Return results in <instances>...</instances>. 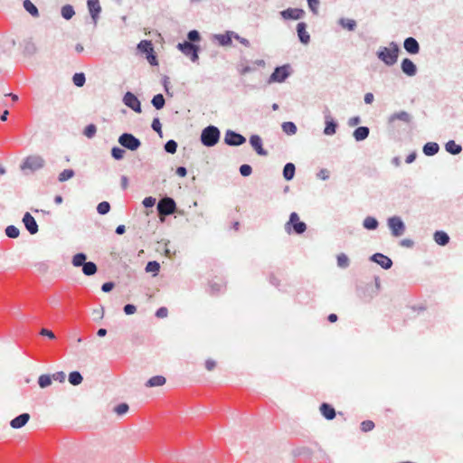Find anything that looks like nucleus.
<instances>
[{
  "mask_svg": "<svg viewBox=\"0 0 463 463\" xmlns=\"http://www.w3.org/2000/svg\"><path fill=\"white\" fill-rule=\"evenodd\" d=\"M23 222L31 234H35L38 232L36 221L30 213H26L24 215Z\"/></svg>",
  "mask_w": 463,
  "mask_h": 463,
  "instance_id": "nucleus-12",
  "label": "nucleus"
},
{
  "mask_svg": "<svg viewBox=\"0 0 463 463\" xmlns=\"http://www.w3.org/2000/svg\"><path fill=\"white\" fill-rule=\"evenodd\" d=\"M220 138V131L216 127L209 126L202 131L201 141L206 146H214Z\"/></svg>",
  "mask_w": 463,
  "mask_h": 463,
  "instance_id": "nucleus-3",
  "label": "nucleus"
},
{
  "mask_svg": "<svg viewBox=\"0 0 463 463\" xmlns=\"http://www.w3.org/2000/svg\"><path fill=\"white\" fill-rule=\"evenodd\" d=\"M97 132V128L94 124H90L88 125L85 129H84V135L88 137V138H91L95 136Z\"/></svg>",
  "mask_w": 463,
  "mask_h": 463,
  "instance_id": "nucleus-48",
  "label": "nucleus"
},
{
  "mask_svg": "<svg viewBox=\"0 0 463 463\" xmlns=\"http://www.w3.org/2000/svg\"><path fill=\"white\" fill-rule=\"evenodd\" d=\"M118 142L121 146L132 151L137 150L141 145L137 137L128 133L122 134L118 138Z\"/></svg>",
  "mask_w": 463,
  "mask_h": 463,
  "instance_id": "nucleus-7",
  "label": "nucleus"
},
{
  "mask_svg": "<svg viewBox=\"0 0 463 463\" xmlns=\"http://www.w3.org/2000/svg\"><path fill=\"white\" fill-rule=\"evenodd\" d=\"M160 269V265L157 261H149L146 266V271L156 275Z\"/></svg>",
  "mask_w": 463,
  "mask_h": 463,
  "instance_id": "nucleus-41",
  "label": "nucleus"
},
{
  "mask_svg": "<svg viewBox=\"0 0 463 463\" xmlns=\"http://www.w3.org/2000/svg\"><path fill=\"white\" fill-rule=\"evenodd\" d=\"M176 148H177V144L174 140H169L165 145V151L168 152V153H171V154L175 153Z\"/></svg>",
  "mask_w": 463,
  "mask_h": 463,
  "instance_id": "nucleus-52",
  "label": "nucleus"
},
{
  "mask_svg": "<svg viewBox=\"0 0 463 463\" xmlns=\"http://www.w3.org/2000/svg\"><path fill=\"white\" fill-rule=\"evenodd\" d=\"M30 418L31 416L29 413H22L10 421V426L13 429H20L29 421Z\"/></svg>",
  "mask_w": 463,
  "mask_h": 463,
  "instance_id": "nucleus-14",
  "label": "nucleus"
},
{
  "mask_svg": "<svg viewBox=\"0 0 463 463\" xmlns=\"http://www.w3.org/2000/svg\"><path fill=\"white\" fill-rule=\"evenodd\" d=\"M282 129L288 135H294L297 132V127L293 122H284Z\"/></svg>",
  "mask_w": 463,
  "mask_h": 463,
  "instance_id": "nucleus-39",
  "label": "nucleus"
},
{
  "mask_svg": "<svg viewBox=\"0 0 463 463\" xmlns=\"http://www.w3.org/2000/svg\"><path fill=\"white\" fill-rule=\"evenodd\" d=\"M167 314H168V310L166 307H160L156 311V317H160V318L165 317L167 316Z\"/></svg>",
  "mask_w": 463,
  "mask_h": 463,
  "instance_id": "nucleus-62",
  "label": "nucleus"
},
{
  "mask_svg": "<svg viewBox=\"0 0 463 463\" xmlns=\"http://www.w3.org/2000/svg\"><path fill=\"white\" fill-rule=\"evenodd\" d=\"M295 165L292 163H288L283 169V176L286 180L289 181L294 177Z\"/></svg>",
  "mask_w": 463,
  "mask_h": 463,
  "instance_id": "nucleus-30",
  "label": "nucleus"
},
{
  "mask_svg": "<svg viewBox=\"0 0 463 463\" xmlns=\"http://www.w3.org/2000/svg\"><path fill=\"white\" fill-rule=\"evenodd\" d=\"M308 6L314 14H317L318 0H307Z\"/></svg>",
  "mask_w": 463,
  "mask_h": 463,
  "instance_id": "nucleus-56",
  "label": "nucleus"
},
{
  "mask_svg": "<svg viewBox=\"0 0 463 463\" xmlns=\"http://www.w3.org/2000/svg\"><path fill=\"white\" fill-rule=\"evenodd\" d=\"M188 39L191 42H196L200 40V34L197 31L193 30L188 33Z\"/></svg>",
  "mask_w": 463,
  "mask_h": 463,
  "instance_id": "nucleus-55",
  "label": "nucleus"
},
{
  "mask_svg": "<svg viewBox=\"0 0 463 463\" xmlns=\"http://www.w3.org/2000/svg\"><path fill=\"white\" fill-rule=\"evenodd\" d=\"M128 410H129V407L127 403H120L114 408V411L118 416H122V415L126 414L128 411Z\"/></svg>",
  "mask_w": 463,
  "mask_h": 463,
  "instance_id": "nucleus-47",
  "label": "nucleus"
},
{
  "mask_svg": "<svg viewBox=\"0 0 463 463\" xmlns=\"http://www.w3.org/2000/svg\"><path fill=\"white\" fill-rule=\"evenodd\" d=\"M337 265L340 268H346L349 265V259H348V257L345 254H344V253H340L337 256Z\"/></svg>",
  "mask_w": 463,
  "mask_h": 463,
  "instance_id": "nucleus-46",
  "label": "nucleus"
},
{
  "mask_svg": "<svg viewBox=\"0 0 463 463\" xmlns=\"http://www.w3.org/2000/svg\"><path fill=\"white\" fill-rule=\"evenodd\" d=\"M114 288V284L112 282H106L102 285L101 289L104 292H109Z\"/></svg>",
  "mask_w": 463,
  "mask_h": 463,
  "instance_id": "nucleus-64",
  "label": "nucleus"
},
{
  "mask_svg": "<svg viewBox=\"0 0 463 463\" xmlns=\"http://www.w3.org/2000/svg\"><path fill=\"white\" fill-rule=\"evenodd\" d=\"M85 75L82 72L75 73L72 77V81L77 87H82L85 83Z\"/></svg>",
  "mask_w": 463,
  "mask_h": 463,
  "instance_id": "nucleus-42",
  "label": "nucleus"
},
{
  "mask_svg": "<svg viewBox=\"0 0 463 463\" xmlns=\"http://www.w3.org/2000/svg\"><path fill=\"white\" fill-rule=\"evenodd\" d=\"M402 70L408 76L416 74V66L410 59L406 58L402 61Z\"/></svg>",
  "mask_w": 463,
  "mask_h": 463,
  "instance_id": "nucleus-20",
  "label": "nucleus"
},
{
  "mask_svg": "<svg viewBox=\"0 0 463 463\" xmlns=\"http://www.w3.org/2000/svg\"><path fill=\"white\" fill-rule=\"evenodd\" d=\"M399 52V46L395 43H391L389 47L381 48L377 55L386 65L391 66L397 61Z\"/></svg>",
  "mask_w": 463,
  "mask_h": 463,
  "instance_id": "nucleus-1",
  "label": "nucleus"
},
{
  "mask_svg": "<svg viewBox=\"0 0 463 463\" xmlns=\"http://www.w3.org/2000/svg\"><path fill=\"white\" fill-rule=\"evenodd\" d=\"M340 24L349 31H354L356 26L355 21L352 19H341Z\"/></svg>",
  "mask_w": 463,
  "mask_h": 463,
  "instance_id": "nucleus-45",
  "label": "nucleus"
},
{
  "mask_svg": "<svg viewBox=\"0 0 463 463\" xmlns=\"http://www.w3.org/2000/svg\"><path fill=\"white\" fill-rule=\"evenodd\" d=\"M40 334H41L42 335H44V336L49 337L50 339H54V338H55L54 334H53L51 330L46 329V328H43V329L41 330Z\"/></svg>",
  "mask_w": 463,
  "mask_h": 463,
  "instance_id": "nucleus-61",
  "label": "nucleus"
},
{
  "mask_svg": "<svg viewBox=\"0 0 463 463\" xmlns=\"http://www.w3.org/2000/svg\"><path fill=\"white\" fill-rule=\"evenodd\" d=\"M434 241L439 245L445 246L446 244L449 243V237L446 232L442 231H438L434 233Z\"/></svg>",
  "mask_w": 463,
  "mask_h": 463,
  "instance_id": "nucleus-25",
  "label": "nucleus"
},
{
  "mask_svg": "<svg viewBox=\"0 0 463 463\" xmlns=\"http://www.w3.org/2000/svg\"><path fill=\"white\" fill-rule=\"evenodd\" d=\"M52 383V378L50 374H42L38 378V384L42 389L49 387Z\"/></svg>",
  "mask_w": 463,
  "mask_h": 463,
  "instance_id": "nucleus-31",
  "label": "nucleus"
},
{
  "mask_svg": "<svg viewBox=\"0 0 463 463\" xmlns=\"http://www.w3.org/2000/svg\"><path fill=\"white\" fill-rule=\"evenodd\" d=\"M177 48L186 56L190 57L193 61L198 60V47L190 42L178 43Z\"/></svg>",
  "mask_w": 463,
  "mask_h": 463,
  "instance_id": "nucleus-8",
  "label": "nucleus"
},
{
  "mask_svg": "<svg viewBox=\"0 0 463 463\" xmlns=\"http://www.w3.org/2000/svg\"><path fill=\"white\" fill-rule=\"evenodd\" d=\"M82 271L86 276L94 275L97 272V266L94 262H85L82 266Z\"/></svg>",
  "mask_w": 463,
  "mask_h": 463,
  "instance_id": "nucleus-32",
  "label": "nucleus"
},
{
  "mask_svg": "<svg viewBox=\"0 0 463 463\" xmlns=\"http://www.w3.org/2000/svg\"><path fill=\"white\" fill-rule=\"evenodd\" d=\"M290 74V66L283 65L277 67L269 78V83L283 82Z\"/></svg>",
  "mask_w": 463,
  "mask_h": 463,
  "instance_id": "nucleus-5",
  "label": "nucleus"
},
{
  "mask_svg": "<svg viewBox=\"0 0 463 463\" xmlns=\"http://www.w3.org/2000/svg\"><path fill=\"white\" fill-rule=\"evenodd\" d=\"M403 46L404 49L411 54H417L420 52V45L418 42L412 37L406 38Z\"/></svg>",
  "mask_w": 463,
  "mask_h": 463,
  "instance_id": "nucleus-16",
  "label": "nucleus"
},
{
  "mask_svg": "<svg viewBox=\"0 0 463 463\" xmlns=\"http://www.w3.org/2000/svg\"><path fill=\"white\" fill-rule=\"evenodd\" d=\"M146 59L151 65H157V60L154 52L147 53Z\"/></svg>",
  "mask_w": 463,
  "mask_h": 463,
  "instance_id": "nucleus-60",
  "label": "nucleus"
},
{
  "mask_svg": "<svg viewBox=\"0 0 463 463\" xmlns=\"http://www.w3.org/2000/svg\"><path fill=\"white\" fill-rule=\"evenodd\" d=\"M224 140L230 146H240L246 141L243 136L231 130L226 132Z\"/></svg>",
  "mask_w": 463,
  "mask_h": 463,
  "instance_id": "nucleus-11",
  "label": "nucleus"
},
{
  "mask_svg": "<svg viewBox=\"0 0 463 463\" xmlns=\"http://www.w3.org/2000/svg\"><path fill=\"white\" fill-rule=\"evenodd\" d=\"M234 35V33L232 32H226L223 34H217L215 35V38L217 39L218 43L222 46H228L232 44V39Z\"/></svg>",
  "mask_w": 463,
  "mask_h": 463,
  "instance_id": "nucleus-22",
  "label": "nucleus"
},
{
  "mask_svg": "<svg viewBox=\"0 0 463 463\" xmlns=\"http://www.w3.org/2000/svg\"><path fill=\"white\" fill-rule=\"evenodd\" d=\"M353 135L356 141H362L368 137L369 128L367 127H359L354 131Z\"/></svg>",
  "mask_w": 463,
  "mask_h": 463,
  "instance_id": "nucleus-26",
  "label": "nucleus"
},
{
  "mask_svg": "<svg viewBox=\"0 0 463 463\" xmlns=\"http://www.w3.org/2000/svg\"><path fill=\"white\" fill-rule=\"evenodd\" d=\"M217 365V363L213 359H207L205 361V368L207 371H213Z\"/></svg>",
  "mask_w": 463,
  "mask_h": 463,
  "instance_id": "nucleus-57",
  "label": "nucleus"
},
{
  "mask_svg": "<svg viewBox=\"0 0 463 463\" xmlns=\"http://www.w3.org/2000/svg\"><path fill=\"white\" fill-rule=\"evenodd\" d=\"M45 165L44 159L38 155H31L24 158L21 165V170L35 172L42 169Z\"/></svg>",
  "mask_w": 463,
  "mask_h": 463,
  "instance_id": "nucleus-2",
  "label": "nucleus"
},
{
  "mask_svg": "<svg viewBox=\"0 0 463 463\" xmlns=\"http://www.w3.org/2000/svg\"><path fill=\"white\" fill-rule=\"evenodd\" d=\"M110 205L108 202H101L98 204L97 211L99 214H106L109 212Z\"/></svg>",
  "mask_w": 463,
  "mask_h": 463,
  "instance_id": "nucleus-49",
  "label": "nucleus"
},
{
  "mask_svg": "<svg viewBox=\"0 0 463 463\" xmlns=\"http://www.w3.org/2000/svg\"><path fill=\"white\" fill-rule=\"evenodd\" d=\"M124 103L136 112H141V105L138 99L131 92H127L124 96Z\"/></svg>",
  "mask_w": 463,
  "mask_h": 463,
  "instance_id": "nucleus-10",
  "label": "nucleus"
},
{
  "mask_svg": "<svg viewBox=\"0 0 463 463\" xmlns=\"http://www.w3.org/2000/svg\"><path fill=\"white\" fill-rule=\"evenodd\" d=\"M388 226L392 231V234L394 237H399L403 234L405 226L400 217H391L388 220Z\"/></svg>",
  "mask_w": 463,
  "mask_h": 463,
  "instance_id": "nucleus-9",
  "label": "nucleus"
},
{
  "mask_svg": "<svg viewBox=\"0 0 463 463\" xmlns=\"http://www.w3.org/2000/svg\"><path fill=\"white\" fill-rule=\"evenodd\" d=\"M137 49L143 53L154 52L153 44L150 41L143 40L137 44Z\"/></svg>",
  "mask_w": 463,
  "mask_h": 463,
  "instance_id": "nucleus-28",
  "label": "nucleus"
},
{
  "mask_svg": "<svg viewBox=\"0 0 463 463\" xmlns=\"http://www.w3.org/2000/svg\"><path fill=\"white\" fill-rule=\"evenodd\" d=\"M156 200L152 197H146L144 199L143 201V204L146 206V207H151L154 205Z\"/></svg>",
  "mask_w": 463,
  "mask_h": 463,
  "instance_id": "nucleus-63",
  "label": "nucleus"
},
{
  "mask_svg": "<svg viewBox=\"0 0 463 463\" xmlns=\"http://www.w3.org/2000/svg\"><path fill=\"white\" fill-rule=\"evenodd\" d=\"M5 234L9 238L15 239L19 236L20 231L19 229L14 225H9L5 229Z\"/></svg>",
  "mask_w": 463,
  "mask_h": 463,
  "instance_id": "nucleus-40",
  "label": "nucleus"
},
{
  "mask_svg": "<svg viewBox=\"0 0 463 463\" xmlns=\"http://www.w3.org/2000/svg\"><path fill=\"white\" fill-rule=\"evenodd\" d=\"M336 131V124L332 120H326V128L324 129V133L326 135L331 136L334 135Z\"/></svg>",
  "mask_w": 463,
  "mask_h": 463,
  "instance_id": "nucleus-37",
  "label": "nucleus"
},
{
  "mask_svg": "<svg viewBox=\"0 0 463 463\" xmlns=\"http://www.w3.org/2000/svg\"><path fill=\"white\" fill-rule=\"evenodd\" d=\"M88 8L93 21L96 22L101 11L99 0H88Z\"/></svg>",
  "mask_w": 463,
  "mask_h": 463,
  "instance_id": "nucleus-17",
  "label": "nucleus"
},
{
  "mask_svg": "<svg viewBox=\"0 0 463 463\" xmlns=\"http://www.w3.org/2000/svg\"><path fill=\"white\" fill-rule=\"evenodd\" d=\"M82 380H83V378H82L81 374L77 371L71 372L69 374V382L72 385L80 384Z\"/></svg>",
  "mask_w": 463,
  "mask_h": 463,
  "instance_id": "nucleus-34",
  "label": "nucleus"
},
{
  "mask_svg": "<svg viewBox=\"0 0 463 463\" xmlns=\"http://www.w3.org/2000/svg\"><path fill=\"white\" fill-rule=\"evenodd\" d=\"M250 143L252 147L255 149L258 155L266 156L267 151L262 147L261 138L258 135H253L250 138Z\"/></svg>",
  "mask_w": 463,
  "mask_h": 463,
  "instance_id": "nucleus-18",
  "label": "nucleus"
},
{
  "mask_svg": "<svg viewBox=\"0 0 463 463\" xmlns=\"http://www.w3.org/2000/svg\"><path fill=\"white\" fill-rule=\"evenodd\" d=\"M439 147V145L435 142H429L423 146V153L426 156H434L438 153Z\"/></svg>",
  "mask_w": 463,
  "mask_h": 463,
  "instance_id": "nucleus-27",
  "label": "nucleus"
},
{
  "mask_svg": "<svg viewBox=\"0 0 463 463\" xmlns=\"http://www.w3.org/2000/svg\"><path fill=\"white\" fill-rule=\"evenodd\" d=\"M378 226V222L375 218L368 216L364 220V227L368 230H374Z\"/></svg>",
  "mask_w": 463,
  "mask_h": 463,
  "instance_id": "nucleus-36",
  "label": "nucleus"
},
{
  "mask_svg": "<svg viewBox=\"0 0 463 463\" xmlns=\"http://www.w3.org/2000/svg\"><path fill=\"white\" fill-rule=\"evenodd\" d=\"M252 172L251 166L249 165H242L240 167V173L243 176H249Z\"/></svg>",
  "mask_w": 463,
  "mask_h": 463,
  "instance_id": "nucleus-54",
  "label": "nucleus"
},
{
  "mask_svg": "<svg viewBox=\"0 0 463 463\" xmlns=\"http://www.w3.org/2000/svg\"><path fill=\"white\" fill-rule=\"evenodd\" d=\"M74 175V171L72 169H65L59 175V181L65 182Z\"/></svg>",
  "mask_w": 463,
  "mask_h": 463,
  "instance_id": "nucleus-44",
  "label": "nucleus"
},
{
  "mask_svg": "<svg viewBox=\"0 0 463 463\" xmlns=\"http://www.w3.org/2000/svg\"><path fill=\"white\" fill-rule=\"evenodd\" d=\"M372 260L379 264L382 268L388 269L392 267V260L382 254V253H375L372 256Z\"/></svg>",
  "mask_w": 463,
  "mask_h": 463,
  "instance_id": "nucleus-13",
  "label": "nucleus"
},
{
  "mask_svg": "<svg viewBox=\"0 0 463 463\" xmlns=\"http://www.w3.org/2000/svg\"><path fill=\"white\" fill-rule=\"evenodd\" d=\"M297 32L298 38L301 43L307 44L309 43L310 36L308 33L307 32V25L305 23H299L297 25Z\"/></svg>",
  "mask_w": 463,
  "mask_h": 463,
  "instance_id": "nucleus-19",
  "label": "nucleus"
},
{
  "mask_svg": "<svg viewBox=\"0 0 463 463\" xmlns=\"http://www.w3.org/2000/svg\"><path fill=\"white\" fill-rule=\"evenodd\" d=\"M166 382V379L162 375H156L151 377L146 383V387H159L163 386Z\"/></svg>",
  "mask_w": 463,
  "mask_h": 463,
  "instance_id": "nucleus-23",
  "label": "nucleus"
},
{
  "mask_svg": "<svg viewBox=\"0 0 463 463\" xmlns=\"http://www.w3.org/2000/svg\"><path fill=\"white\" fill-rule=\"evenodd\" d=\"M75 12L73 10V7L71 5H64L61 8V15L63 18L69 20L74 15Z\"/></svg>",
  "mask_w": 463,
  "mask_h": 463,
  "instance_id": "nucleus-43",
  "label": "nucleus"
},
{
  "mask_svg": "<svg viewBox=\"0 0 463 463\" xmlns=\"http://www.w3.org/2000/svg\"><path fill=\"white\" fill-rule=\"evenodd\" d=\"M111 155L112 156L117 159V160H119V159H122L124 155H125V150H123L122 148H119V147H113L112 150H111Z\"/></svg>",
  "mask_w": 463,
  "mask_h": 463,
  "instance_id": "nucleus-50",
  "label": "nucleus"
},
{
  "mask_svg": "<svg viewBox=\"0 0 463 463\" xmlns=\"http://www.w3.org/2000/svg\"><path fill=\"white\" fill-rule=\"evenodd\" d=\"M374 428V423L373 421L372 420H364L362 423H361V430L364 431V432H368V431H371L373 430Z\"/></svg>",
  "mask_w": 463,
  "mask_h": 463,
  "instance_id": "nucleus-51",
  "label": "nucleus"
},
{
  "mask_svg": "<svg viewBox=\"0 0 463 463\" xmlns=\"http://www.w3.org/2000/svg\"><path fill=\"white\" fill-rule=\"evenodd\" d=\"M304 14V11L299 8H288L281 12V16L284 19H293L298 20L301 18Z\"/></svg>",
  "mask_w": 463,
  "mask_h": 463,
  "instance_id": "nucleus-15",
  "label": "nucleus"
},
{
  "mask_svg": "<svg viewBox=\"0 0 463 463\" xmlns=\"http://www.w3.org/2000/svg\"><path fill=\"white\" fill-rule=\"evenodd\" d=\"M24 7L33 16L37 17L39 15L37 7L32 3L31 0H24Z\"/></svg>",
  "mask_w": 463,
  "mask_h": 463,
  "instance_id": "nucleus-33",
  "label": "nucleus"
},
{
  "mask_svg": "<svg viewBox=\"0 0 463 463\" xmlns=\"http://www.w3.org/2000/svg\"><path fill=\"white\" fill-rule=\"evenodd\" d=\"M176 204L170 197L163 198L157 204V210L160 215H169L175 213Z\"/></svg>",
  "mask_w": 463,
  "mask_h": 463,
  "instance_id": "nucleus-6",
  "label": "nucleus"
},
{
  "mask_svg": "<svg viewBox=\"0 0 463 463\" xmlns=\"http://www.w3.org/2000/svg\"><path fill=\"white\" fill-rule=\"evenodd\" d=\"M86 255L84 253H77L72 258V264L75 267L83 266L86 260Z\"/></svg>",
  "mask_w": 463,
  "mask_h": 463,
  "instance_id": "nucleus-38",
  "label": "nucleus"
},
{
  "mask_svg": "<svg viewBox=\"0 0 463 463\" xmlns=\"http://www.w3.org/2000/svg\"><path fill=\"white\" fill-rule=\"evenodd\" d=\"M137 311V308L134 305H131V304H128L124 307V312L127 314V315H132L134 314L135 312Z\"/></svg>",
  "mask_w": 463,
  "mask_h": 463,
  "instance_id": "nucleus-58",
  "label": "nucleus"
},
{
  "mask_svg": "<svg viewBox=\"0 0 463 463\" xmlns=\"http://www.w3.org/2000/svg\"><path fill=\"white\" fill-rule=\"evenodd\" d=\"M320 412L326 420H333L335 417V409L328 403H322L320 405Z\"/></svg>",
  "mask_w": 463,
  "mask_h": 463,
  "instance_id": "nucleus-21",
  "label": "nucleus"
},
{
  "mask_svg": "<svg viewBox=\"0 0 463 463\" xmlns=\"http://www.w3.org/2000/svg\"><path fill=\"white\" fill-rule=\"evenodd\" d=\"M165 98L162 94H156L152 99V104L156 109H160L165 106Z\"/></svg>",
  "mask_w": 463,
  "mask_h": 463,
  "instance_id": "nucleus-35",
  "label": "nucleus"
},
{
  "mask_svg": "<svg viewBox=\"0 0 463 463\" xmlns=\"http://www.w3.org/2000/svg\"><path fill=\"white\" fill-rule=\"evenodd\" d=\"M445 147H446V150H447L449 153L452 154V155H458V154H459V153L461 152V150H462L461 146L458 145V144H457L455 141H453V140L449 141V142L446 144Z\"/></svg>",
  "mask_w": 463,
  "mask_h": 463,
  "instance_id": "nucleus-29",
  "label": "nucleus"
},
{
  "mask_svg": "<svg viewBox=\"0 0 463 463\" xmlns=\"http://www.w3.org/2000/svg\"><path fill=\"white\" fill-rule=\"evenodd\" d=\"M161 123H160V120L158 118H154L153 122H152V128L158 132V133H161Z\"/></svg>",
  "mask_w": 463,
  "mask_h": 463,
  "instance_id": "nucleus-59",
  "label": "nucleus"
},
{
  "mask_svg": "<svg viewBox=\"0 0 463 463\" xmlns=\"http://www.w3.org/2000/svg\"><path fill=\"white\" fill-rule=\"evenodd\" d=\"M52 381L64 383L66 375L63 372H56L55 373L52 374Z\"/></svg>",
  "mask_w": 463,
  "mask_h": 463,
  "instance_id": "nucleus-53",
  "label": "nucleus"
},
{
  "mask_svg": "<svg viewBox=\"0 0 463 463\" xmlns=\"http://www.w3.org/2000/svg\"><path fill=\"white\" fill-rule=\"evenodd\" d=\"M285 230L288 233H291L293 231L297 234H301L307 230V225L300 221L297 213H292L288 222L285 224Z\"/></svg>",
  "mask_w": 463,
  "mask_h": 463,
  "instance_id": "nucleus-4",
  "label": "nucleus"
},
{
  "mask_svg": "<svg viewBox=\"0 0 463 463\" xmlns=\"http://www.w3.org/2000/svg\"><path fill=\"white\" fill-rule=\"evenodd\" d=\"M395 120H402L405 123H409L411 121V116L406 111H400V112L391 115L389 118L390 123H392Z\"/></svg>",
  "mask_w": 463,
  "mask_h": 463,
  "instance_id": "nucleus-24",
  "label": "nucleus"
}]
</instances>
